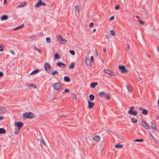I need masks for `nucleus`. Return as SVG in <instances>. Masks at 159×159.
<instances>
[{
    "mask_svg": "<svg viewBox=\"0 0 159 159\" xmlns=\"http://www.w3.org/2000/svg\"><path fill=\"white\" fill-rule=\"evenodd\" d=\"M100 97H104L107 99L108 100L111 98V95L108 93H106L105 91H102L98 93Z\"/></svg>",
    "mask_w": 159,
    "mask_h": 159,
    "instance_id": "obj_1",
    "label": "nucleus"
},
{
    "mask_svg": "<svg viewBox=\"0 0 159 159\" xmlns=\"http://www.w3.org/2000/svg\"><path fill=\"white\" fill-rule=\"evenodd\" d=\"M57 39L58 41L60 43L64 44L66 43L67 42V41L66 39H63L60 35L57 36Z\"/></svg>",
    "mask_w": 159,
    "mask_h": 159,
    "instance_id": "obj_2",
    "label": "nucleus"
},
{
    "mask_svg": "<svg viewBox=\"0 0 159 159\" xmlns=\"http://www.w3.org/2000/svg\"><path fill=\"white\" fill-rule=\"evenodd\" d=\"M23 116L25 118H32L34 117V115L31 112H26L23 114Z\"/></svg>",
    "mask_w": 159,
    "mask_h": 159,
    "instance_id": "obj_3",
    "label": "nucleus"
},
{
    "mask_svg": "<svg viewBox=\"0 0 159 159\" xmlns=\"http://www.w3.org/2000/svg\"><path fill=\"white\" fill-rule=\"evenodd\" d=\"M53 87L56 90H59L61 88V85L60 83H57L53 84Z\"/></svg>",
    "mask_w": 159,
    "mask_h": 159,
    "instance_id": "obj_4",
    "label": "nucleus"
},
{
    "mask_svg": "<svg viewBox=\"0 0 159 159\" xmlns=\"http://www.w3.org/2000/svg\"><path fill=\"white\" fill-rule=\"evenodd\" d=\"M44 68L47 72L49 73L51 70H52V68L50 66L49 64L48 63H45L44 64Z\"/></svg>",
    "mask_w": 159,
    "mask_h": 159,
    "instance_id": "obj_5",
    "label": "nucleus"
},
{
    "mask_svg": "<svg viewBox=\"0 0 159 159\" xmlns=\"http://www.w3.org/2000/svg\"><path fill=\"white\" fill-rule=\"evenodd\" d=\"M141 125L144 128L146 129H148L149 128V125L144 120H141Z\"/></svg>",
    "mask_w": 159,
    "mask_h": 159,
    "instance_id": "obj_6",
    "label": "nucleus"
},
{
    "mask_svg": "<svg viewBox=\"0 0 159 159\" xmlns=\"http://www.w3.org/2000/svg\"><path fill=\"white\" fill-rule=\"evenodd\" d=\"M118 68L121 70L120 73H126L128 72V70L126 69L125 66H119Z\"/></svg>",
    "mask_w": 159,
    "mask_h": 159,
    "instance_id": "obj_7",
    "label": "nucleus"
},
{
    "mask_svg": "<svg viewBox=\"0 0 159 159\" xmlns=\"http://www.w3.org/2000/svg\"><path fill=\"white\" fill-rule=\"evenodd\" d=\"M46 4L43 2H42L41 0H38L37 3L35 4V6L36 7H39L40 6H46Z\"/></svg>",
    "mask_w": 159,
    "mask_h": 159,
    "instance_id": "obj_8",
    "label": "nucleus"
},
{
    "mask_svg": "<svg viewBox=\"0 0 159 159\" xmlns=\"http://www.w3.org/2000/svg\"><path fill=\"white\" fill-rule=\"evenodd\" d=\"M104 70L106 73L112 76L114 75V73L110 70L104 69Z\"/></svg>",
    "mask_w": 159,
    "mask_h": 159,
    "instance_id": "obj_9",
    "label": "nucleus"
},
{
    "mask_svg": "<svg viewBox=\"0 0 159 159\" xmlns=\"http://www.w3.org/2000/svg\"><path fill=\"white\" fill-rule=\"evenodd\" d=\"M57 65L61 68H64L66 66V64L60 61H58L56 63Z\"/></svg>",
    "mask_w": 159,
    "mask_h": 159,
    "instance_id": "obj_10",
    "label": "nucleus"
},
{
    "mask_svg": "<svg viewBox=\"0 0 159 159\" xmlns=\"http://www.w3.org/2000/svg\"><path fill=\"white\" fill-rule=\"evenodd\" d=\"M7 111L6 109L3 107H0V114L2 115L5 113Z\"/></svg>",
    "mask_w": 159,
    "mask_h": 159,
    "instance_id": "obj_11",
    "label": "nucleus"
},
{
    "mask_svg": "<svg viewBox=\"0 0 159 159\" xmlns=\"http://www.w3.org/2000/svg\"><path fill=\"white\" fill-rule=\"evenodd\" d=\"M89 108L91 109L94 106V103L93 102H90L89 100H88Z\"/></svg>",
    "mask_w": 159,
    "mask_h": 159,
    "instance_id": "obj_12",
    "label": "nucleus"
},
{
    "mask_svg": "<svg viewBox=\"0 0 159 159\" xmlns=\"http://www.w3.org/2000/svg\"><path fill=\"white\" fill-rule=\"evenodd\" d=\"M85 63L87 66H91V61L87 57H86L85 59Z\"/></svg>",
    "mask_w": 159,
    "mask_h": 159,
    "instance_id": "obj_13",
    "label": "nucleus"
},
{
    "mask_svg": "<svg viewBox=\"0 0 159 159\" xmlns=\"http://www.w3.org/2000/svg\"><path fill=\"white\" fill-rule=\"evenodd\" d=\"M140 111H142V114L143 115H147L148 113V111L146 109L143 108L142 107H140L139 109Z\"/></svg>",
    "mask_w": 159,
    "mask_h": 159,
    "instance_id": "obj_14",
    "label": "nucleus"
},
{
    "mask_svg": "<svg viewBox=\"0 0 159 159\" xmlns=\"http://www.w3.org/2000/svg\"><path fill=\"white\" fill-rule=\"evenodd\" d=\"M23 124L20 122H18L16 124V126L18 130H19L23 126Z\"/></svg>",
    "mask_w": 159,
    "mask_h": 159,
    "instance_id": "obj_15",
    "label": "nucleus"
},
{
    "mask_svg": "<svg viewBox=\"0 0 159 159\" xmlns=\"http://www.w3.org/2000/svg\"><path fill=\"white\" fill-rule=\"evenodd\" d=\"M129 114L133 115L134 116H136L138 114V112L136 111H131V110H129L128 111Z\"/></svg>",
    "mask_w": 159,
    "mask_h": 159,
    "instance_id": "obj_16",
    "label": "nucleus"
},
{
    "mask_svg": "<svg viewBox=\"0 0 159 159\" xmlns=\"http://www.w3.org/2000/svg\"><path fill=\"white\" fill-rule=\"evenodd\" d=\"M93 140L97 142L99 141L100 139V137L98 135L95 136L93 138Z\"/></svg>",
    "mask_w": 159,
    "mask_h": 159,
    "instance_id": "obj_17",
    "label": "nucleus"
},
{
    "mask_svg": "<svg viewBox=\"0 0 159 159\" xmlns=\"http://www.w3.org/2000/svg\"><path fill=\"white\" fill-rule=\"evenodd\" d=\"M8 18L7 16V15H3L1 17V20H7Z\"/></svg>",
    "mask_w": 159,
    "mask_h": 159,
    "instance_id": "obj_18",
    "label": "nucleus"
},
{
    "mask_svg": "<svg viewBox=\"0 0 159 159\" xmlns=\"http://www.w3.org/2000/svg\"><path fill=\"white\" fill-rule=\"evenodd\" d=\"M39 72V70L37 69H36L35 70L33 71L30 74V75H33L34 74H37Z\"/></svg>",
    "mask_w": 159,
    "mask_h": 159,
    "instance_id": "obj_19",
    "label": "nucleus"
},
{
    "mask_svg": "<svg viewBox=\"0 0 159 159\" xmlns=\"http://www.w3.org/2000/svg\"><path fill=\"white\" fill-rule=\"evenodd\" d=\"M98 84L97 82H92L90 84V86L92 88H94Z\"/></svg>",
    "mask_w": 159,
    "mask_h": 159,
    "instance_id": "obj_20",
    "label": "nucleus"
},
{
    "mask_svg": "<svg viewBox=\"0 0 159 159\" xmlns=\"http://www.w3.org/2000/svg\"><path fill=\"white\" fill-rule=\"evenodd\" d=\"M150 124L151 125V127L154 129H155L156 131H157V130L156 129V126L155 124H153L152 122H151Z\"/></svg>",
    "mask_w": 159,
    "mask_h": 159,
    "instance_id": "obj_21",
    "label": "nucleus"
},
{
    "mask_svg": "<svg viewBox=\"0 0 159 159\" xmlns=\"http://www.w3.org/2000/svg\"><path fill=\"white\" fill-rule=\"evenodd\" d=\"M54 58L55 59H59L61 58L60 56L57 53L54 55Z\"/></svg>",
    "mask_w": 159,
    "mask_h": 159,
    "instance_id": "obj_22",
    "label": "nucleus"
},
{
    "mask_svg": "<svg viewBox=\"0 0 159 159\" xmlns=\"http://www.w3.org/2000/svg\"><path fill=\"white\" fill-rule=\"evenodd\" d=\"M64 80L66 82H69L70 81V78L69 77L66 76H65L64 77Z\"/></svg>",
    "mask_w": 159,
    "mask_h": 159,
    "instance_id": "obj_23",
    "label": "nucleus"
},
{
    "mask_svg": "<svg viewBox=\"0 0 159 159\" xmlns=\"http://www.w3.org/2000/svg\"><path fill=\"white\" fill-rule=\"evenodd\" d=\"M6 131L3 128H0V134H5L6 133Z\"/></svg>",
    "mask_w": 159,
    "mask_h": 159,
    "instance_id": "obj_24",
    "label": "nucleus"
},
{
    "mask_svg": "<svg viewBox=\"0 0 159 159\" xmlns=\"http://www.w3.org/2000/svg\"><path fill=\"white\" fill-rule=\"evenodd\" d=\"M58 73V72L57 70H55L53 72H52V70H51L50 72L49 73L51 75H54L56 74H57Z\"/></svg>",
    "mask_w": 159,
    "mask_h": 159,
    "instance_id": "obj_25",
    "label": "nucleus"
},
{
    "mask_svg": "<svg viewBox=\"0 0 159 159\" xmlns=\"http://www.w3.org/2000/svg\"><path fill=\"white\" fill-rule=\"evenodd\" d=\"M80 7L79 5H76L75 7V12L76 11H77L78 13H79L80 10H79Z\"/></svg>",
    "mask_w": 159,
    "mask_h": 159,
    "instance_id": "obj_26",
    "label": "nucleus"
},
{
    "mask_svg": "<svg viewBox=\"0 0 159 159\" xmlns=\"http://www.w3.org/2000/svg\"><path fill=\"white\" fill-rule=\"evenodd\" d=\"M26 4V2H23L20 3L18 6V7H21L25 5Z\"/></svg>",
    "mask_w": 159,
    "mask_h": 159,
    "instance_id": "obj_27",
    "label": "nucleus"
},
{
    "mask_svg": "<svg viewBox=\"0 0 159 159\" xmlns=\"http://www.w3.org/2000/svg\"><path fill=\"white\" fill-rule=\"evenodd\" d=\"M134 142H142L144 141V140L143 139H136L134 141Z\"/></svg>",
    "mask_w": 159,
    "mask_h": 159,
    "instance_id": "obj_28",
    "label": "nucleus"
},
{
    "mask_svg": "<svg viewBox=\"0 0 159 159\" xmlns=\"http://www.w3.org/2000/svg\"><path fill=\"white\" fill-rule=\"evenodd\" d=\"M24 25L23 24L22 25H21L19 26H18V27L15 28V29H14L13 30H16L22 28L24 27Z\"/></svg>",
    "mask_w": 159,
    "mask_h": 159,
    "instance_id": "obj_29",
    "label": "nucleus"
},
{
    "mask_svg": "<svg viewBox=\"0 0 159 159\" xmlns=\"http://www.w3.org/2000/svg\"><path fill=\"white\" fill-rule=\"evenodd\" d=\"M75 67V64L74 63H71L70 65L69 66V68L70 69H73Z\"/></svg>",
    "mask_w": 159,
    "mask_h": 159,
    "instance_id": "obj_30",
    "label": "nucleus"
},
{
    "mask_svg": "<svg viewBox=\"0 0 159 159\" xmlns=\"http://www.w3.org/2000/svg\"><path fill=\"white\" fill-rule=\"evenodd\" d=\"M131 121L133 123H136L137 122V120L134 118H131Z\"/></svg>",
    "mask_w": 159,
    "mask_h": 159,
    "instance_id": "obj_31",
    "label": "nucleus"
},
{
    "mask_svg": "<svg viewBox=\"0 0 159 159\" xmlns=\"http://www.w3.org/2000/svg\"><path fill=\"white\" fill-rule=\"evenodd\" d=\"M89 98L91 101H93L94 99V96L93 94H90L89 96Z\"/></svg>",
    "mask_w": 159,
    "mask_h": 159,
    "instance_id": "obj_32",
    "label": "nucleus"
},
{
    "mask_svg": "<svg viewBox=\"0 0 159 159\" xmlns=\"http://www.w3.org/2000/svg\"><path fill=\"white\" fill-rule=\"evenodd\" d=\"M115 147L118 148H121L123 147V145L121 144L116 145L115 146Z\"/></svg>",
    "mask_w": 159,
    "mask_h": 159,
    "instance_id": "obj_33",
    "label": "nucleus"
},
{
    "mask_svg": "<svg viewBox=\"0 0 159 159\" xmlns=\"http://www.w3.org/2000/svg\"><path fill=\"white\" fill-rule=\"evenodd\" d=\"M4 47L2 45H0V52H2L3 50Z\"/></svg>",
    "mask_w": 159,
    "mask_h": 159,
    "instance_id": "obj_34",
    "label": "nucleus"
},
{
    "mask_svg": "<svg viewBox=\"0 0 159 159\" xmlns=\"http://www.w3.org/2000/svg\"><path fill=\"white\" fill-rule=\"evenodd\" d=\"M127 88L129 92H131L132 91V89L130 87H129L128 86H127Z\"/></svg>",
    "mask_w": 159,
    "mask_h": 159,
    "instance_id": "obj_35",
    "label": "nucleus"
},
{
    "mask_svg": "<svg viewBox=\"0 0 159 159\" xmlns=\"http://www.w3.org/2000/svg\"><path fill=\"white\" fill-rule=\"evenodd\" d=\"M69 52H70V53L71 54H72V55H75V51L73 50H70L69 51Z\"/></svg>",
    "mask_w": 159,
    "mask_h": 159,
    "instance_id": "obj_36",
    "label": "nucleus"
},
{
    "mask_svg": "<svg viewBox=\"0 0 159 159\" xmlns=\"http://www.w3.org/2000/svg\"><path fill=\"white\" fill-rule=\"evenodd\" d=\"M46 40L48 43H49L51 42V39L49 37H47L46 38Z\"/></svg>",
    "mask_w": 159,
    "mask_h": 159,
    "instance_id": "obj_37",
    "label": "nucleus"
},
{
    "mask_svg": "<svg viewBox=\"0 0 159 159\" xmlns=\"http://www.w3.org/2000/svg\"><path fill=\"white\" fill-rule=\"evenodd\" d=\"M110 34L112 36H114L115 35L114 32L113 30H111L110 31Z\"/></svg>",
    "mask_w": 159,
    "mask_h": 159,
    "instance_id": "obj_38",
    "label": "nucleus"
},
{
    "mask_svg": "<svg viewBox=\"0 0 159 159\" xmlns=\"http://www.w3.org/2000/svg\"><path fill=\"white\" fill-rule=\"evenodd\" d=\"M139 22L140 23V24L141 25H143L144 23V22L143 21H142L141 20H139Z\"/></svg>",
    "mask_w": 159,
    "mask_h": 159,
    "instance_id": "obj_39",
    "label": "nucleus"
},
{
    "mask_svg": "<svg viewBox=\"0 0 159 159\" xmlns=\"http://www.w3.org/2000/svg\"><path fill=\"white\" fill-rule=\"evenodd\" d=\"M28 86H31L32 87H34V88H36V87H37V86H35L34 84H29L28 85Z\"/></svg>",
    "mask_w": 159,
    "mask_h": 159,
    "instance_id": "obj_40",
    "label": "nucleus"
},
{
    "mask_svg": "<svg viewBox=\"0 0 159 159\" xmlns=\"http://www.w3.org/2000/svg\"><path fill=\"white\" fill-rule=\"evenodd\" d=\"M72 98L75 99H76L77 98V97L75 94L74 93H72Z\"/></svg>",
    "mask_w": 159,
    "mask_h": 159,
    "instance_id": "obj_41",
    "label": "nucleus"
},
{
    "mask_svg": "<svg viewBox=\"0 0 159 159\" xmlns=\"http://www.w3.org/2000/svg\"><path fill=\"white\" fill-rule=\"evenodd\" d=\"M19 133V130L18 129V130H17L16 129L14 132V134L16 135V134H18Z\"/></svg>",
    "mask_w": 159,
    "mask_h": 159,
    "instance_id": "obj_42",
    "label": "nucleus"
},
{
    "mask_svg": "<svg viewBox=\"0 0 159 159\" xmlns=\"http://www.w3.org/2000/svg\"><path fill=\"white\" fill-rule=\"evenodd\" d=\"M106 37L107 39H109L111 38V36L110 34H108L106 35Z\"/></svg>",
    "mask_w": 159,
    "mask_h": 159,
    "instance_id": "obj_43",
    "label": "nucleus"
},
{
    "mask_svg": "<svg viewBox=\"0 0 159 159\" xmlns=\"http://www.w3.org/2000/svg\"><path fill=\"white\" fill-rule=\"evenodd\" d=\"M40 140L41 142L43 143V145H46L45 143L44 142L43 139L42 138L40 139Z\"/></svg>",
    "mask_w": 159,
    "mask_h": 159,
    "instance_id": "obj_44",
    "label": "nucleus"
},
{
    "mask_svg": "<svg viewBox=\"0 0 159 159\" xmlns=\"http://www.w3.org/2000/svg\"><path fill=\"white\" fill-rule=\"evenodd\" d=\"M36 37H37V35H33L31 36L30 38V39H31L33 38H35Z\"/></svg>",
    "mask_w": 159,
    "mask_h": 159,
    "instance_id": "obj_45",
    "label": "nucleus"
},
{
    "mask_svg": "<svg viewBox=\"0 0 159 159\" xmlns=\"http://www.w3.org/2000/svg\"><path fill=\"white\" fill-rule=\"evenodd\" d=\"M93 25H94L93 23V22H91L90 23L89 27H90L92 28L93 26Z\"/></svg>",
    "mask_w": 159,
    "mask_h": 159,
    "instance_id": "obj_46",
    "label": "nucleus"
},
{
    "mask_svg": "<svg viewBox=\"0 0 159 159\" xmlns=\"http://www.w3.org/2000/svg\"><path fill=\"white\" fill-rule=\"evenodd\" d=\"M119 8H120L119 6L118 5H116L115 7V9L116 10H118V9H119Z\"/></svg>",
    "mask_w": 159,
    "mask_h": 159,
    "instance_id": "obj_47",
    "label": "nucleus"
},
{
    "mask_svg": "<svg viewBox=\"0 0 159 159\" xmlns=\"http://www.w3.org/2000/svg\"><path fill=\"white\" fill-rule=\"evenodd\" d=\"M93 57L92 56L91 57V61L92 62H93Z\"/></svg>",
    "mask_w": 159,
    "mask_h": 159,
    "instance_id": "obj_48",
    "label": "nucleus"
},
{
    "mask_svg": "<svg viewBox=\"0 0 159 159\" xmlns=\"http://www.w3.org/2000/svg\"><path fill=\"white\" fill-rule=\"evenodd\" d=\"M69 89H66L65 90L64 92H63L62 93H63L64 92H67L69 93Z\"/></svg>",
    "mask_w": 159,
    "mask_h": 159,
    "instance_id": "obj_49",
    "label": "nucleus"
},
{
    "mask_svg": "<svg viewBox=\"0 0 159 159\" xmlns=\"http://www.w3.org/2000/svg\"><path fill=\"white\" fill-rule=\"evenodd\" d=\"M134 107H130V108L129 110H131V111H132L134 109Z\"/></svg>",
    "mask_w": 159,
    "mask_h": 159,
    "instance_id": "obj_50",
    "label": "nucleus"
},
{
    "mask_svg": "<svg viewBox=\"0 0 159 159\" xmlns=\"http://www.w3.org/2000/svg\"><path fill=\"white\" fill-rule=\"evenodd\" d=\"M38 35L39 36H42L43 35V34L42 32H40V33H39Z\"/></svg>",
    "mask_w": 159,
    "mask_h": 159,
    "instance_id": "obj_51",
    "label": "nucleus"
},
{
    "mask_svg": "<svg viewBox=\"0 0 159 159\" xmlns=\"http://www.w3.org/2000/svg\"><path fill=\"white\" fill-rule=\"evenodd\" d=\"M142 78L140 77H139L137 79V80L138 81H140L142 80Z\"/></svg>",
    "mask_w": 159,
    "mask_h": 159,
    "instance_id": "obj_52",
    "label": "nucleus"
},
{
    "mask_svg": "<svg viewBox=\"0 0 159 159\" xmlns=\"http://www.w3.org/2000/svg\"><path fill=\"white\" fill-rule=\"evenodd\" d=\"M127 48H126V50H128L129 48V45L128 44H127Z\"/></svg>",
    "mask_w": 159,
    "mask_h": 159,
    "instance_id": "obj_53",
    "label": "nucleus"
},
{
    "mask_svg": "<svg viewBox=\"0 0 159 159\" xmlns=\"http://www.w3.org/2000/svg\"><path fill=\"white\" fill-rule=\"evenodd\" d=\"M3 75V74L2 72H0V77H2Z\"/></svg>",
    "mask_w": 159,
    "mask_h": 159,
    "instance_id": "obj_54",
    "label": "nucleus"
},
{
    "mask_svg": "<svg viewBox=\"0 0 159 159\" xmlns=\"http://www.w3.org/2000/svg\"><path fill=\"white\" fill-rule=\"evenodd\" d=\"M114 17L113 16H112L110 18V20H114Z\"/></svg>",
    "mask_w": 159,
    "mask_h": 159,
    "instance_id": "obj_55",
    "label": "nucleus"
},
{
    "mask_svg": "<svg viewBox=\"0 0 159 159\" xmlns=\"http://www.w3.org/2000/svg\"><path fill=\"white\" fill-rule=\"evenodd\" d=\"M10 52L13 55H15V53H14V52L12 50H11Z\"/></svg>",
    "mask_w": 159,
    "mask_h": 159,
    "instance_id": "obj_56",
    "label": "nucleus"
},
{
    "mask_svg": "<svg viewBox=\"0 0 159 159\" xmlns=\"http://www.w3.org/2000/svg\"><path fill=\"white\" fill-rule=\"evenodd\" d=\"M3 118V117L2 116H0V121L2 120Z\"/></svg>",
    "mask_w": 159,
    "mask_h": 159,
    "instance_id": "obj_57",
    "label": "nucleus"
},
{
    "mask_svg": "<svg viewBox=\"0 0 159 159\" xmlns=\"http://www.w3.org/2000/svg\"><path fill=\"white\" fill-rule=\"evenodd\" d=\"M95 52L96 56L97 57L98 56V53L97 51V50H95Z\"/></svg>",
    "mask_w": 159,
    "mask_h": 159,
    "instance_id": "obj_58",
    "label": "nucleus"
},
{
    "mask_svg": "<svg viewBox=\"0 0 159 159\" xmlns=\"http://www.w3.org/2000/svg\"><path fill=\"white\" fill-rule=\"evenodd\" d=\"M150 135L154 139H155V138L153 137V136L151 134V133H150Z\"/></svg>",
    "mask_w": 159,
    "mask_h": 159,
    "instance_id": "obj_59",
    "label": "nucleus"
},
{
    "mask_svg": "<svg viewBox=\"0 0 159 159\" xmlns=\"http://www.w3.org/2000/svg\"><path fill=\"white\" fill-rule=\"evenodd\" d=\"M159 118V116H156V117H155V119L156 120H157L158 118Z\"/></svg>",
    "mask_w": 159,
    "mask_h": 159,
    "instance_id": "obj_60",
    "label": "nucleus"
},
{
    "mask_svg": "<svg viewBox=\"0 0 159 159\" xmlns=\"http://www.w3.org/2000/svg\"><path fill=\"white\" fill-rule=\"evenodd\" d=\"M7 3V0H4V4H5Z\"/></svg>",
    "mask_w": 159,
    "mask_h": 159,
    "instance_id": "obj_61",
    "label": "nucleus"
},
{
    "mask_svg": "<svg viewBox=\"0 0 159 159\" xmlns=\"http://www.w3.org/2000/svg\"><path fill=\"white\" fill-rule=\"evenodd\" d=\"M106 48H104V49H103V51L104 52H106Z\"/></svg>",
    "mask_w": 159,
    "mask_h": 159,
    "instance_id": "obj_62",
    "label": "nucleus"
},
{
    "mask_svg": "<svg viewBox=\"0 0 159 159\" xmlns=\"http://www.w3.org/2000/svg\"><path fill=\"white\" fill-rule=\"evenodd\" d=\"M136 17L138 19H139L140 18V17L139 16H136Z\"/></svg>",
    "mask_w": 159,
    "mask_h": 159,
    "instance_id": "obj_63",
    "label": "nucleus"
},
{
    "mask_svg": "<svg viewBox=\"0 0 159 159\" xmlns=\"http://www.w3.org/2000/svg\"><path fill=\"white\" fill-rule=\"evenodd\" d=\"M34 48V49L35 50H38V48H37V47H35Z\"/></svg>",
    "mask_w": 159,
    "mask_h": 159,
    "instance_id": "obj_64",
    "label": "nucleus"
}]
</instances>
